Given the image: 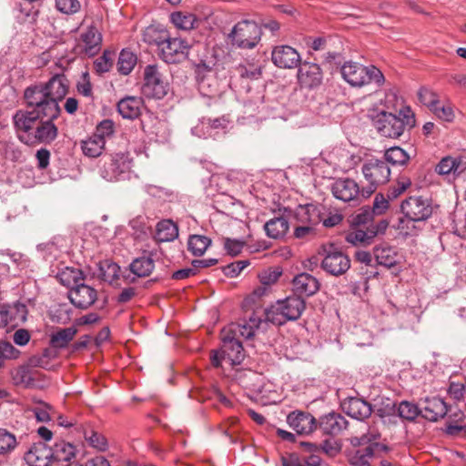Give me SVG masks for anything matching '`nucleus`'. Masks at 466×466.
Returning a JSON list of instances; mask_svg holds the SVG:
<instances>
[{
  "instance_id": "e433bc0d",
  "label": "nucleus",
  "mask_w": 466,
  "mask_h": 466,
  "mask_svg": "<svg viewBox=\"0 0 466 466\" xmlns=\"http://www.w3.org/2000/svg\"><path fill=\"white\" fill-rule=\"evenodd\" d=\"M264 100V89L258 88L252 90L250 87L247 90L246 96L243 97V105L246 108L245 113L253 116L258 110Z\"/></svg>"
},
{
  "instance_id": "052dcab7",
  "label": "nucleus",
  "mask_w": 466,
  "mask_h": 466,
  "mask_svg": "<svg viewBox=\"0 0 466 466\" xmlns=\"http://www.w3.org/2000/svg\"><path fill=\"white\" fill-rule=\"evenodd\" d=\"M13 380L16 384L29 385L33 379L27 366H20L13 371Z\"/></svg>"
},
{
  "instance_id": "dca6fc26",
  "label": "nucleus",
  "mask_w": 466,
  "mask_h": 466,
  "mask_svg": "<svg viewBox=\"0 0 466 466\" xmlns=\"http://www.w3.org/2000/svg\"><path fill=\"white\" fill-rule=\"evenodd\" d=\"M297 76L301 86L312 89L320 86L323 73L319 65L304 61L299 65Z\"/></svg>"
},
{
  "instance_id": "f257e3e1",
  "label": "nucleus",
  "mask_w": 466,
  "mask_h": 466,
  "mask_svg": "<svg viewBox=\"0 0 466 466\" xmlns=\"http://www.w3.org/2000/svg\"><path fill=\"white\" fill-rule=\"evenodd\" d=\"M68 90V80L63 74L53 76L46 83L29 86L24 98L27 106H36L45 116L58 117L61 112L58 102Z\"/></svg>"
},
{
  "instance_id": "a19ab883",
  "label": "nucleus",
  "mask_w": 466,
  "mask_h": 466,
  "mask_svg": "<svg viewBox=\"0 0 466 466\" xmlns=\"http://www.w3.org/2000/svg\"><path fill=\"white\" fill-rule=\"evenodd\" d=\"M222 332L230 337H236L238 340H240L241 338L246 339H250L255 334V330L246 320L231 323L227 329H224Z\"/></svg>"
},
{
  "instance_id": "f3484780",
  "label": "nucleus",
  "mask_w": 466,
  "mask_h": 466,
  "mask_svg": "<svg viewBox=\"0 0 466 466\" xmlns=\"http://www.w3.org/2000/svg\"><path fill=\"white\" fill-rule=\"evenodd\" d=\"M271 60L279 68L290 69L300 64V56L295 48L281 45L273 48Z\"/></svg>"
},
{
  "instance_id": "bb28decb",
  "label": "nucleus",
  "mask_w": 466,
  "mask_h": 466,
  "mask_svg": "<svg viewBox=\"0 0 466 466\" xmlns=\"http://www.w3.org/2000/svg\"><path fill=\"white\" fill-rule=\"evenodd\" d=\"M289 228V223L287 216L284 214L267 221L264 225L266 235L274 239H279L285 237Z\"/></svg>"
},
{
  "instance_id": "9d476101",
  "label": "nucleus",
  "mask_w": 466,
  "mask_h": 466,
  "mask_svg": "<svg viewBox=\"0 0 466 466\" xmlns=\"http://www.w3.org/2000/svg\"><path fill=\"white\" fill-rule=\"evenodd\" d=\"M168 90V84L164 81L157 65H147L144 69L142 94L148 98L161 99Z\"/></svg>"
},
{
  "instance_id": "79ce46f5",
  "label": "nucleus",
  "mask_w": 466,
  "mask_h": 466,
  "mask_svg": "<svg viewBox=\"0 0 466 466\" xmlns=\"http://www.w3.org/2000/svg\"><path fill=\"white\" fill-rule=\"evenodd\" d=\"M105 139L99 136L93 135L86 140L82 142V151L85 156L89 157H96L101 155L105 147Z\"/></svg>"
},
{
  "instance_id": "0eeeda50",
  "label": "nucleus",
  "mask_w": 466,
  "mask_h": 466,
  "mask_svg": "<svg viewBox=\"0 0 466 466\" xmlns=\"http://www.w3.org/2000/svg\"><path fill=\"white\" fill-rule=\"evenodd\" d=\"M361 172L368 185L362 187V198H368L378 187L387 183L390 177V168L386 161L379 158L367 159Z\"/></svg>"
},
{
  "instance_id": "1a4fd4ad",
  "label": "nucleus",
  "mask_w": 466,
  "mask_h": 466,
  "mask_svg": "<svg viewBox=\"0 0 466 466\" xmlns=\"http://www.w3.org/2000/svg\"><path fill=\"white\" fill-rule=\"evenodd\" d=\"M131 162L125 154L110 156L100 167V176L108 182L125 180L129 177Z\"/></svg>"
},
{
  "instance_id": "f704fd0d",
  "label": "nucleus",
  "mask_w": 466,
  "mask_h": 466,
  "mask_svg": "<svg viewBox=\"0 0 466 466\" xmlns=\"http://www.w3.org/2000/svg\"><path fill=\"white\" fill-rule=\"evenodd\" d=\"M177 236V226L171 219H163L157 224L154 238L157 242L173 241Z\"/></svg>"
},
{
  "instance_id": "c756f323",
  "label": "nucleus",
  "mask_w": 466,
  "mask_h": 466,
  "mask_svg": "<svg viewBox=\"0 0 466 466\" xmlns=\"http://www.w3.org/2000/svg\"><path fill=\"white\" fill-rule=\"evenodd\" d=\"M154 256L155 253L149 252L135 258L129 265L130 271L138 278L149 276L155 268Z\"/></svg>"
},
{
  "instance_id": "ddd939ff",
  "label": "nucleus",
  "mask_w": 466,
  "mask_h": 466,
  "mask_svg": "<svg viewBox=\"0 0 466 466\" xmlns=\"http://www.w3.org/2000/svg\"><path fill=\"white\" fill-rule=\"evenodd\" d=\"M330 190L335 198L345 203L358 202L362 198V187L350 177H339L330 186Z\"/></svg>"
},
{
  "instance_id": "bf43d9fd",
  "label": "nucleus",
  "mask_w": 466,
  "mask_h": 466,
  "mask_svg": "<svg viewBox=\"0 0 466 466\" xmlns=\"http://www.w3.org/2000/svg\"><path fill=\"white\" fill-rule=\"evenodd\" d=\"M100 268L103 272V279L106 281L113 282L118 279L120 268L116 263L106 261Z\"/></svg>"
},
{
  "instance_id": "a211bd4d",
  "label": "nucleus",
  "mask_w": 466,
  "mask_h": 466,
  "mask_svg": "<svg viewBox=\"0 0 466 466\" xmlns=\"http://www.w3.org/2000/svg\"><path fill=\"white\" fill-rule=\"evenodd\" d=\"M96 290L82 281L76 284V287H72L68 291V299L71 303L78 309H86L89 308L96 300Z\"/></svg>"
},
{
  "instance_id": "8fccbe9b",
  "label": "nucleus",
  "mask_w": 466,
  "mask_h": 466,
  "mask_svg": "<svg viewBox=\"0 0 466 466\" xmlns=\"http://www.w3.org/2000/svg\"><path fill=\"white\" fill-rule=\"evenodd\" d=\"M85 440L91 447L96 449L97 451H104L107 449L108 444L106 439L104 435L97 431H86Z\"/></svg>"
},
{
  "instance_id": "774afa93",
  "label": "nucleus",
  "mask_w": 466,
  "mask_h": 466,
  "mask_svg": "<svg viewBox=\"0 0 466 466\" xmlns=\"http://www.w3.org/2000/svg\"><path fill=\"white\" fill-rule=\"evenodd\" d=\"M224 247L230 256L235 257L241 253L244 247V242L237 239L228 238L225 241Z\"/></svg>"
},
{
  "instance_id": "423d86ee",
  "label": "nucleus",
  "mask_w": 466,
  "mask_h": 466,
  "mask_svg": "<svg viewBox=\"0 0 466 466\" xmlns=\"http://www.w3.org/2000/svg\"><path fill=\"white\" fill-rule=\"evenodd\" d=\"M245 359V351L240 340L222 332V347L210 352V361L213 367H223V364L234 367L239 365Z\"/></svg>"
},
{
  "instance_id": "5fc2aeb1",
  "label": "nucleus",
  "mask_w": 466,
  "mask_h": 466,
  "mask_svg": "<svg viewBox=\"0 0 466 466\" xmlns=\"http://www.w3.org/2000/svg\"><path fill=\"white\" fill-rule=\"evenodd\" d=\"M56 8L62 14L74 15L81 8L79 0H56Z\"/></svg>"
},
{
  "instance_id": "39448f33",
  "label": "nucleus",
  "mask_w": 466,
  "mask_h": 466,
  "mask_svg": "<svg viewBox=\"0 0 466 466\" xmlns=\"http://www.w3.org/2000/svg\"><path fill=\"white\" fill-rule=\"evenodd\" d=\"M261 27L252 20L238 22L227 35L230 46L240 49H253L261 40Z\"/></svg>"
},
{
  "instance_id": "393cba45",
  "label": "nucleus",
  "mask_w": 466,
  "mask_h": 466,
  "mask_svg": "<svg viewBox=\"0 0 466 466\" xmlns=\"http://www.w3.org/2000/svg\"><path fill=\"white\" fill-rule=\"evenodd\" d=\"M319 289L318 279L309 273L297 275L293 279V289L301 298V296H312Z\"/></svg>"
},
{
  "instance_id": "6e6d98bb",
  "label": "nucleus",
  "mask_w": 466,
  "mask_h": 466,
  "mask_svg": "<svg viewBox=\"0 0 466 466\" xmlns=\"http://www.w3.org/2000/svg\"><path fill=\"white\" fill-rule=\"evenodd\" d=\"M439 119L446 122H451L454 119V111L449 105H444L439 101L431 110Z\"/></svg>"
},
{
  "instance_id": "b1692460",
  "label": "nucleus",
  "mask_w": 466,
  "mask_h": 466,
  "mask_svg": "<svg viewBox=\"0 0 466 466\" xmlns=\"http://www.w3.org/2000/svg\"><path fill=\"white\" fill-rule=\"evenodd\" d=\"M342 410L351 418L363 420L372 412L371 405L360 398H349L342 402Z\"/></svg>"
},
{
  "instance_id": "20e7f679",
  "label": "nucleus",
  "mask_w": 466,
  "mask_h": 466,
  "mask_svg": "<svg viewBox=\"0 0 466 466\" xmlns=\"http://www.w3.org/2000/svg\"><path fill=\"white\" fill-rule=\"evenodd\" d=\"M343 79L352 86L361 87L370 83L381 86L385 82L382 72L374 66H365L360 63L349 61L340 68Z\"/></svg>"
},
{
  "instance_id": "4be33fe9",
  "label": "nucleus",
  "mask_w": 466,
  "mask_h": 466,
  "mask_svg": "<svg viewBox=\"0 0 466 466\" xmlns=\"http://www.w3.org/2000/svg\"><path fill=\"white\" fill-rule=\"evenodd\" d=\"M347 426L348 420L340 413L329 412L319 419V428L326 435H339Z\"/></svg>"
},
{
  "instance_id": "c9c22d12",
  "label": "nucleus",
  "mask_w": 466,
  "mask_h": 466,
  "mask_svg": "<svg viewBox=\"0 0 466 466\" xmlns=\"http://www.w3.org/2000/svg\"><path fill=\"white\" fill-rule=\"evenodd\" d=\"M76 332L77 329L74 326L59 329L50 335L49 344L54 349H65L73 340Z\"/></svg>"
},
{
  "instance_id": "f03ea898",
  "label": "nucleus",
  "mask_w": 466,
  "mask_h": 466,
  "mask_svg": "<svg viewBox=\"0 0 466 466\" xmlns=\"http://www.w3.org/2000/svg\"><path fill=\"white\" fill-rule=\"evenodd\" d=\"M374 125L382 137L398 138L405 128L414 127L415 118L409 107L400 110L399 116L382 111L377 116Z\"/></svg>"
},
{
  "instance_id": "864d4df0",
  "label": "nucleus",
  "mask_w": 466,
  "mask_h": 466,
  "mask_svg": "<svg viewBox=\"0 0 466 466\" xmlns=\"http://www.w3.org/2000/svg\"><path fill=\"white\" fill-rule=\"evenodd\" d=\"M400 417L405 420H414L420 413V405L417 406L408 401H402L398 407Z\"/></svg>"
},
{
  "instance_id": "3c124183",
  "label": "nucleus",
  "mask_w": 466,
  "mask_h": 466,
  "mask_svg": "<svg viewBox=\"0 0 466 466\" xmlns=\"http://www.w3.org/2000/svg\"><path fill=\"white\" fill-rule=\"evenodd\" d=\"M20 356V350L8 341H0V369L6 360H15Z\"/></svg>"
},
{
  "instance_id": "c85d7f7f",
  "label": "nucleus",
  "mask_w": 466,
  "mask_h": 466,
  "mask_svg": "<svg viewBox=\"0 0 466 466\" xmlns=\"http://www.w3.org/2000/svg\"><path fill=\"white\" fill-rule=\"evenodd\" d=\"M142 104L140 97L127 96L118 102L117 110L124 118L135 119L141 113Z\"/></svg>"
},
{
  "instance_id": "f8f14e48",
  "label": "nucleus",
  "mask_w": 466,
  "mask_h": 466,
  "mask_svg": "<svg viewBox=\"0 0 466 466\" xmlns=\"http://www.w3.org/2000/svg\"><path fill=\"white\" fill-rule=\"evenodd\" d=\"M46 120H39L32 135L25 134L22 137V143L25 145L50 144L58 135V129L54 124L57 117L44 116Z\"/></svg>"
},
{
  "instance_id": "a878e982",
  "label": "nucleus",
  "mask_w": 466,
  "mask_h": 466,
  "mask_svg": "<svg viewBox=\"0 0 466 466\" xmlns=\"http://www.w3.org/2000/svg\"><path fill=\"white\" fill-rule=\"evenodd\" d=\"M2 309H5L7 326L15 328L26 320L28 310L24 303L3 304Z\"/></svg>"
},
{
  "instance_id": "2f4dec72",
  "label": "nucleus",
  "mask_w": 466,
  "mask_h": 466,
  "mask_svg": "<svg viewBox=\"0 0 466 466\" xmlns=\"http://www.w3.org/2000/svg\"><path fill=\"white\" fill-rule=\"evenodd\" d=\"M50 450L52 451V461H66L69 463L76 454V446L64 440L56 441Z\"/></svg>"
},
{
  "instance_id": "4d7b16f0",
  "label": "nucleus",
  "mask_w": 466,
  "mask_h": 466,
  "mask_svg": "<svg viewBox=\"0 0 466 466\" xmlns=\"http://www.w3.org/2000/svg\"><path fill=\"white\" fill-rule=\"evenodd\" d=\"M389 198H386L383 194H377L374 198L372 207L370 208L373 216H381L386 213L390 208Z\"/></svg>"
},
{
  "instance_id": "e2e57ef3",
  "label": "nucleus",
  "mask_w": 466,
  "mask_h": 466,
  "mask_svg": "<svg viewBox=\"0 0 466 466\" xmlns=\"http://www.w3.org/2000/svg\"><path fill=\"white\" fill-rule=\"evenodd\" d=\"M76 89L77 92L84 96H92V85L87 72L82 73L81 77L76 84Z\"/></svg>"
},
{
  "instance_id": "09e8293b",
  "label": "nucleus",
  "mask_w": 466,
  "mask_h": 466,
  "mask_svg": "<svg viewBox=\"0 0 466 466\" xmlns=\"http://www.w3.org/2000/svg\"><path fill=\"white\" fill-rule=\"evenodd\" d=\"M35 419L39 422H48L52 420L55 410L51 405L46 402L40 401L33 409Z\"/></svg>"
},
{
  "instance_id": "0e129e2a",
  "label": "nucleus",
  "mask_w": 466,
  "mask_h": 466,
  "mask_svg": "<svg viewBox=\"0 0 466 466\" xmlns=\"http://www.w3.org/2000/svg\"><path fill=\"white\" fill-rule=\"evenodd\" d=\"M249 264L248 260H239L223 268V273L229 278H236Z\"/></svg>"
},
{
  "instance_id": "412c9836",
  "label": "nucleus",
  "mask_w": 466,
  "mask_h": 466,
  "mask_svg": "<svg viewBox=\"0 0 466 466\" xmlns=\"http://www.w3.org/2000/svg\"><path fill=\"white\" fill-rule=\"evenodd\" d=\"M29 466H49L52 462V451L42 441L34 443L25 454Z\"/></svg>"
},
{
  "instance_id": "13d9d810",
  "label": "nucleus",
  "mask_w": 466,
  "mask_h": 466,
  "mask_svg": "<svg viewBox=\"0 0 466 466\" xmlns=\"http://www.w3.org/2000/svg\"><path fill=\"white\" fill-rule=\"evenodd\" d=\"M208 120L206 117L201 118L198 123L192 127L191 133L192 135L199 137V138H208L214 137L215 134L212 133L210 129V126H208Z\"/></svg>"
},
{
  "instance_id": "9b49d317",
  "label": "nucleus",
  "mask_w": 466,
  "mask_h": 466,
  "mask_svg": "<svg viewBox=\"0 0 466 466\" xmlns=\"http://www.w3.org/2000/svg\"><path fill=\"white\" fill-rule=\"evenodd\" d=\"M322 256L320 267L326 273L331 276H341L350 268V258L332 245L329 248H323Z\"/></svg>"
},
{
  "instance_id": "603ef678",
  "label": "nucleus",
  "mask_w": 466,
  "mask_h": 466,
  "mask_svg": "<svg viewBox=\"0 0 466 466\" xmlns=\"http://www.w3.org/2000/svg\"><path fill=\"white\" fill-rule=\"evenodd\" d=\"M420 102L431 110L440 101L438 95L427 87H421L418 92Z\"/></svg>"
},
{
  "instance_id": "de8ad7c7",
  "label": "nucleus",
  "mask_w": 466,
  "mask_h": 466,
  "mask_svg": "<svg viewBox=\"0 0 466 466\" xmlns=\"http://www.w3.org/2000/svg\"><path fill=\"white\" fill-rule=\"evenodd\" d=\"M237 71L242 79L247 80H258L262 75L261 66L255 64L240 65Z\"/></svg>"
},
{
  "instance_id": "37998d69",
  "label": "nucleus",
  "mask_w": 466,
  "mask_h": 466,
  "mask_svg": "<svg viewBox=\"0 0 466 466\" xmlns=\"http://www.w3.org/2000/svg\"><path fill=\"white\" fill-rule=\"evenodd\" d=\"M137 56L128 49H123L118 56L117 70L122 75H128L137 64Z\"/></svg>"
},
{
  "instance_id": "7c9ffc66",
  "label": "nucleus",
  "mask_w": 466,
  "mask_h": 466,
  "mask_svg": "<svg viewBox=\"0 0 466 466\" xmlns=\"http://www.w3.org/2000/svg\"><path fill=\"white\" fill-rule=\"evenodd\" d=\"M81 38L85 45V53L88 56H93L98 53L102 43V35L96 26H88L86 31L81 35Z\"/></svg>"
},
{
  "instance_id": "7ed1b4c3",
  "label": "nucleus",
  "mask_w": 466,
  "mask_h": 466,
  "mask_svg": "<svg viewBox=\"0 0 466 466\" xmlns=\"http://www.w3.org/2000/svg\"><path fill=\"white\" fill-rule=\"evenodd\" d=\"M306 308L305 300L299 296H289L283 300L277 301L265 310L266 321L281 326L289 320H297Z\"/></svg>"
},
{
  "instance_id": "58836bf2",
  "label": "nucleus",
  "mask_w": 466,
  "mask_h": 466,
  "mask_svg": "<svg viewBox=\"0 0 466 466\" xmlns=\"http://www.w3.org/2000/svg\"><path fill=\"white\" fill-rule=\"evenodd\" d=\"M168 36L169 34L167 30L155 26L147 27L143 33V40L148 45L157 46L158 51H160V47H163Z\"/></svg>"
},
{
  "instance_id": "5701e85b",
  "label": "nucleus",
  "mask_w": 466,
  "mask_h": 466,
  "mask_svg": "<svg viewBox=\"0 0 466 466\" xmlns=\"http://www.w3.org/2000/svg\"><path fill=\"white\" fill-rule=\"evenodd\" d=\"M323 207L314 204L299 205L294 211L298 223L316 226L322 220Z\"/></svg>"
},
{
  "instance_id": "c03bdc74",
  "label": "nucleus",
  "mask_w": 466,
  "mask_h": 466,
  "mask_svg": "<svg viewBox=\"0 0 466 466\" xmlns=\"http://www.w3.org/2000/svg\"><path fill=\"white\" fill-rule=\"evenodd\" d=\"M211 244V239L202 235H192L188 238L187 248L194 256H202Z\"/></svg>"
},
{
  "instance_id": "cd10ccee",
  "label": "nucleus",
  "mask_w": 466,
  "mask_h": 466,
  "mask_svg": "<svg viewBox=\"0 0 466 466\" xmlns=\"http://www.w3.org/2000/svg\"><path fill=\"white\" fill-rule=\"evenodd\" d=\"M436 172L440 175H460L466 170V159L463 157H445L436 166Z\"/></svg>"
},
{
  "instance_id": "2eb2a0df",
  "label": "nucleus",
  "mask_w": 466,
  "mask_h": 466,
  "mask_svg": "<svg viewBox=\"0 0 466 466\" xmlns=\"http://www.w3.org/2000/svg\"><path fill=\"white\" fill-rule=\"evenodd\" d=\"M31 111H17L14 116V124L17 132V137L22 142V137L32 135L34 129L40 119H44V115L38 111L36 106H28Z\"/></svg>"
},
{
  "instance_id": "a18cd8bd",
  "label": "nucleus",
  "mask_w": 466,
  "mask_h": 466,
  "mask_svg": "<svg viewBox=\"0 0 466 466\" xmlns=\"http://www.w3.org/2000/svg\"><path fill=\"white\" fill-rule=\"evenodd\" d=\"M410 156L400 147H392L385 151L384 161L388 164L403 166L408 163Z\"/></svg>"
},
{
  "instance_id": "4468645a",
  "label": "nucleus",
  "mask_w": 466,
  "mask_h": 466,
  "mask_svg": "<svg viewBox=\"0 0 466 466\" xmlns=\"http://www.w3.org/2000/svg\"><path fill=\"white\" fill-rule=\"evenodd\" d=\"M190 47L186 39L168 36L163 47H160L159 56L167 64L178 63L187 56Z\"/></svg>"
},
{
  "instance_id": "72a5a7b5",
  "label": "nucleus",
  "mask_w": 466,
  "mask_h": 466,
  "mask_svg": "<svg viewBox=\"0 0 466 466\" xmlns=\"http://www.w3.org/2000/svg\"><path fill=\"white\" fill-rule=\"evenodd\" d=\"M170 21L177 29L189 31L198 26L200 20L191 13L177 11L170 14Z\"/></svg>"
},
{
  "instance_id": "69168bd1",
  "label": "nucleus",
  "mask_w": 466,
  "mask_h": 466,
  "mask_svg": "<svg viewBox=\"0 0 466 466\" xmlns=\"http://www.w3.org/2000/svg\"><path fill=\"white\" fill-rule=\"evenodd\" d=\"M410 185V180L408 178H402L401 180H399L397 184L394 187H390V189L389 190L388 198L391 199L398 198Z\"/></svg>"
},
{
  "instance_id": "49530a36",
  "label": "nucleus",
  "mask_w": 466,
  "mask_h": 466,
  "mask_svg": "<svg viewBox=\"0 0 466 466\" xmlns=\"http://www.w3.org/2000/svg\"><path fill=\"white\" fill-rule=\"evenodd\" d=\"M17 445L15 434L6 429L0 428V455L12 452Z\"/></svg>"
},
{
  "instance_id": "4c0bfd02",
  "label": "nucleus",
  "mask_w": 466,
  "mask_h": 466,
  "mask_svg": "<svg viewBox=\"0 0 466 466\" xmlns=\"http://www.w3.org/2000/svg\"><path fill=\"white\" fill-rule=\"evenodd\" d=\"M375 237L376 232L370 231L369 228L363 230L362 228H356L349 231L345 238L348 243L354 246H367L372 242Z\"/></svg>"
},
{
  "instance_id": "6ab92c4d",
  "label": "nucleus",
  "mask_w": 466,
  "mask_h": 466,
  "mask_svg": "<svg viewBox=\"0 0 466 466\" xmlns=\"http://www.w3.org/2000/svg\"><path fill=\"white\" fill-rule=\"evenodd\" d=\"M447 411V404L439 397H427L420 401V413L428 420L436 421L443 418Z\"/></svg>"
},
{
  "instance_id": "680f3d73",
  "label": "nucleus",
  "mask_w": 466,
  "mask_h": 466,
  "mask_svg": "<svg viewBox=\"0 0 466 466\" xmlns=\"http://www.w3.org/2000/svg\"><path fill=\"white\" fill-rule=\"evenodd\" d=\"M112 65L111 53L108 51H105L103 55L94 62V67L99 74L108 72Z\"/></svg>"
},
{
  "instance_id": "aec40b11",
  "label": "nucleus",
  "mask_w": 466,
  "mask_h": 466,
  "mask_svg": "<svg viewBox=\"0 0 466 466\" xmlns=\"http://www.w3.org/2000/svg\"><path fill=\"white\" fill-rule=\"evenodd\" d=\"M287 422L298 434L307 435L317 427L316 419L309 412L296 410L287 417Z\"/></svg>"
},
{
  "instance_id": "338daca9",
  "label": "nucleus",
  "mask_w": 466,
  "mask_h": 466,
  "mask_svg": "<svg viewBox=\"0 0 466 466\" xmlns=\"http://www.w3.org/2000/svg\"><path fill=\"white\" fill-rule=\"evenodd\" d=\"M280 276L281 271L278 269L264 271L259 275L260 283L264 286L270 287L278 281Z\"/></svg>"
},
{
  "instance_id": "ea45409f",
  "label": "nucleus",
  "mask_w": 466,
  "mask_h": 466,
  "mask_svg": "<svg viewBox=\"0 0 466 466\" xmlns=\"http://www.w3.org/2000/svg\"><path fill=\"white\" fill-rule=\"evenodd\" d=\"M56 279L64 286L72 288L76 287L83 279V272L76 268H65L56 275Z\"/></svg>"
},
{
  "instance_id": "6e6552de",
  "label": "nucleus",
  "mask_w": 466,
  "mask_h": 466,
  "mask_svg": "<svg viewBox=\"0 0 466 466\" xmlns=\"http://www.w3.org/2000/svg\"><path fill=\"white\" fill-rule=\"evenodd\" d=\"M400 210L409 221L420 222L431 217L433 207L428 197L412 195L401 202Z\"/></svg>"
},
{
  "instance_id": "473e14b6",
  "label": "nucleus",
  "mask_w": 466,
  "mask_h": 466,
  "mask_svg": "<svg viewBox=\"0 0 466 466\" xmlns=\"http://www.w3.org/2000/svg\"><path fill=\"white\" fill-rule=\"evenodd\" d=\"M373 254L379 265L392 268L397 264V252L394 248L386 243L375 246Z\"/></svg>"
}]
</instances>
